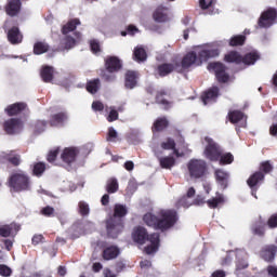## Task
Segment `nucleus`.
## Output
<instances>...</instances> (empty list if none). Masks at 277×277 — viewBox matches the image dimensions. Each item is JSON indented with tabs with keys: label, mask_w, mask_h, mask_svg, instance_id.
Wrapping results in <instances>:
<instances>
[{
	"label": "nucleus",
	"mask_w": 277,
	"mask_h": 277,
	"mask_svg": "<svg viewBox=\"0 0 277 277\" xmlns=\"http://www.w3.org/2000/svg\"><path fill=\"white\" fill-rule=\"evenodd\" d=\"M143 222L149 228H154V230H160L161 233H166V230H170L173 226L179 222V213L176 210H161L157 215L147 212L143 216Z\"/></svg>",
	"instance_id": "obj_1"
},
{
	"label": "nucleus",
	"mask_w": 277,
	"mask_h": 277,
	"mask_svg": "<svg viewBox=\"0 0 277 277\" xmlns=\"http://www.w3.org/2000/svg\"><path fill=\"white\" fill-rule=\"evenodd\" d=\"M129 213L127 206L116 203L114 207V214L105 220L106 235L110 239H118V235L124 230V217Z\"/></svg>",
	"instance_id": "obj_2"
},
{
	"label": "nucleus",
	"mask_w": 277,
	"mask_h": 277,
	"mask_svg": "<svg viewBox=\"0 0 277 277\" xmlns=\"http://www.w3.org/2000/svg\"><path fill=\"white\" fill-rule=\"evenodd\" d=\"M220 55L219 49L201 50L198 54L196 52H188L181 62V69H177V72H183V70H188L194 64H202L211 60V57H217Z\"/></svg>",
	"instance_id": "obj_3"
},
{
	"label": "nucleus",
	"mask_w": 277,
	"mask_h": 277,
	"mask_svg": "<svg viewBox=\"0 0 277 277\" xmlns=\"http://www.w3.org/2000/svg\"><path fill=\"white\" fill-rule=\"evenodd\" d=\"M11 194H21V192L31 190V177L25 171L12 173L6 181Z\"/></svg>",
	"instance_id": "obj_4"
},
{
	"label": "nucleus",
	"mask_w": 277,
	"mask_h": 277,
	"mask_svg": "<svg viewBox=\"0 0 277 277\" xmlns=\"http://www.w3.org/2000/svg\"><path fill=\"white\" fill-rule=\"evenodd\" d=\"M187 170L190 179H205L209 169L207 161L194 158L188 161Z\"/></svg>",
	"instance_id": "obj_5"
},
{
	"label": "nucleus",
	"mask_w": 277,
	"mask_h": 277,
	"mask_svg": "<svg viewBox=\"0 0 277 277\" xmlns=\"http://www.w3.org/2000/svg\"><path fill=\"white\" fill-rule=\"evenodd\" d=\"M205 142L207 143L203 155L208 161H220V157L222 153H224V149H222V146L217 144L213 138L206 136Z\"/></svg>",
	"instance_id": "obj_6"
},
{
	"label": "nucleus",
	"mask_w": 277,
	"mask_h": 277,
	"mask_svg": "<svg viewBox=\"0 0 277 277\" xmlns=\"http://www.w3.org/2000/svg\"><path fill=\"white\" fill-rule=\"evenodd\" d=\"M235 256H236V268H235V276L237 277H248V267H250V264L248 263V255L245 253L242 250H236L235 251Z\"/></svg>",
	"instance_id": "obj_7"
},
{
	"label": "nucleus",
	"mask_w": 277,
	"mask_h": 277,
	"mask_svg": "<svg viewBox=\"0 0 277 277\" xmlns=\"http://www.w3.org/2000/svg\"><path fill=\"white\" fill-rule=\"evenodd\" d=\"M208 70H213L219 83H228L230 81V75L226 72L228 67L221 62L210 63L208 65Z\"/></svg>",
	"instance_id": "obj_8"
},
{
	"label": "nucleus",
	"mask_w": 277,
	"mask_h": 277,
	"mask_svg": "<svg viewBox=\"0 0 277 277\" xmlns=\"http://www.w3.org/2000/svg\"><path fill=\"white\" fill-rule=\"evenodd\" d=\"M276 18L277 10L274 8H269L261 14L259 19V26L263 28L272 27V25L276 23Z\"/></svg>",
	"instance_id": "obj_9"
},
{
	"label": "nucleus",
	"mask_w": 277,
	"mask_h": 277,
	"mask_svg": "<svg viewBox=\"0 0 277 277\" xmlns=\"http://www.w3.org/2000/svg\"><path fill=\"white\" fill-rule=\"evenodd\" d=\"M6 135H16L23 131V121L18 118H11L3 123Z\"/></svg>",
	"instance_id": "obj_10"
},
{
	"label": "nucleus",
	"mask_w": 277,
	"mask_h": 277,
	"mask_svg": "<svg viewBox=\"0 0 277 277\" xmlns=\"http://www.w3.org/2000/svg\"><path fill=\"white\" fill-rule=\"evenodd\" d=\"M79 156V148L77 147H67L63 150L61 155V159L63 163L67 166H72L75 161H77V157Z\"/></svg>",
	"instance_id": "obj_11"
},
{
	"label": "nucleus",
	"mask_w": 277,
	"mask_h": 277,
	"mask_svg": "<svg viewBox=\"0 0 277 277\" xmlns=\"http://www.w3.org/2000/svg\"><path fill=\"white\" fill-rule=\"evenodd\" d=\"M132 239L135 243L144 246V243L150 239V235H148V230H146V228L137 226L134 227L132 232Z\"/></svg>",
	"instance_id": "obj_12"
},
{
	"label": "nucleus",
	"mask_w": 277,
	"mask_h": 277,
	"mask_svg": "<svg viewBox=\"0 0 277 277\" xmlns=\"http://www.w3.org/2000/svg\"><path fill=\"white\" fill-rule=\"evenodd\" d=\"M155 155L162 170H172L176 166V159L173 156H161V151H156Z\"/></svg>",
	"instance_id": "obj_13"
},
{
	"label": "nucleus",
	"mask_w": 277,
	"mask_h": 277,
	"mask_svg": "<svg viewBox=\"0 0 277 277\" xmlns=\"http://www.w3.org/2000/svg\"><path fill=\"white\" fill-rule=\"evenodd\" d=\"M18 230H21V224L16 222L2 225L0 226V237H16Z\"/></svg>",
	"instance_id": "obj_14"
},
{
	"label": "nucleus",
	"mask_w": 277,
	"mask_h": 277,
	"mask_svg": "<svg viewBox=\"0 0 277 277\" xmlns=\"http://www.w3.org/2000/svg\"><path fill=\"white\" fill-rule=\"evenodd\" d=\"M105 68L107 72H118L122 70V61L118 56H107L105 58Z\"/></svg>",
	"instance_id": "obj_15"
},
{
	"label": "nucleus",
	"mask_w": 277,
	"mask_h": 277,
	"mask_svg": "<svg viewBox=\"0 0 277 277\" xmlns=\"http://www.w3.org/2000/svg\"><path fill=\"white\" fill-rule=\"evenodd\" d=\"M181 64L179 62L175 63H163L158 65L157 72L159 77H168V75H172L174 70L179 71Z\"/></svg>",
	"instance_id": "obj_16"
},
{
	"label": "nucleus",
	"mask_w": 277,
	"mask_h": 277,
	"mask_svg": "<svg viewBox=\"0 0 277 277\" xmlns=\"http://www.w3.org/2000/svg\"><path fill=\"white\" fill-rule=\"evenodd\" d=\"M68 122V113L61 111L54 115H51L49 124L50 127H64Z\"/></svg>",
	"instance_id": "obj_17"
},
{
	"label": "nucleus",
	"mask_w": 277,
	"mask_h": 277,
	"mask_svg": "<svg viewBox=\"0 0 277 277\" xmlns=\"http://www.w3.org/2000/svg\"><path fill=\"white\" fill-rule=\"evenodd\" d=\"M148 241L150 242V245L144 248V252L146 254H155V252L159 250V246L161 243L160 235L158 233L149 235Z\"/></svg>",
	"instance_id": "obj_18"
},
{
	"label": "nucleus",
	"mask_w": 277,
	"mask_h": 277,
	"mask_svg": "<svg viewBox=\"0 0 277 277\" xmlns=\"http://www.w3.org/2000/svg\"><path fill=\"white\" fill-rule=\"evenodd\" d=\"M265 181V174L261 171L254 172L250 177L247 180V184L252 189V192H256L259 189V185Z\"/></svg>",
	"instance_id": "obj_19"
},
{
	"label": "nucleus",
	"mask_w": 277,
	"mask_h": 277,
	"mask_svg": "<svg viewBox=\"0 0 277 277\" xmlns=\"http://www.w3.org/2000/svg\"><path fill=\"white\" fill-rule=\"evenodd\" d=\"M23 6V3L21 0H8V3L4 8L8 16H18L21 14V8Z\"/></svg>",
	"instance_id": "obj_20"
},
{
	"label": "nucleus",
	"mask_w": 277,
	"mask_h": 277,
	"mask_svg": "<svg viewBox=\"0 0 277 277\" xmlns=\"http://www.w3.org/2000/svg\"><path fill=\"white\" fill-rule=\"evenodd\" d=\"M276 252L277 247L275 245H268L261 250L260 255L266 263H272L276 259Z\"/></svg>",
	"instance_id": "obj_21"
},
{
	"label": "nucleus",
	"mask_w": 277,
	"mask_h": 277,
	"mask_svg": "<svg viewBox=\"0 0 277 277\" xmlns=\"http://www.w3.org/2000/svg\"><path fill=\"white\" fill-rule=\"evenodd\" d=\"M8 40L11 44H21L23 42V34L18 26H13L8 30Z\"/></svg>",
	"instance_id": "obj_22"
},
{
	"label": "nucleus",
	"mask_w": 277,
	"mask_h": 277,
	"mask_svg": "<svg viewBox=\"0 0 277 277\" xmlns=\"http://www.w3.org/2000/svg\"><path fill=\"white\" fill-rule=\"evenodd\" d=\"M118 256H120V248L117 246L106 247L102 251V259H104V261H114V259H118Z\"/></svg>",
	"instance_id": "obj_23"
},
{
	"label": "nucleus",
	"mask_w": 277,
	"mask_h": 277,
	"mask_svg": "<svg viewBox=\"0 0 277 277\" xmlns=\"http://www.w3.org/2000/svg\"><path fill=\"white\" fill-rule=\"evenodd\" d=\"M163 96H168V97L172 96V94L170 93V90L162 89L158 91L156 94V103H158V105H163L164 109H170L172 107V102L163 98Z\"/></svg>",
	"instance_id": "obj_24"
},
{
	"label": "nucleus",
	"mask_w": 277,
	"mask_h": 277,
	"mask_svg": "<svg viewBox=\"0 0 277 277\" xmlns=\"http://www.w3.org/2000/svg\"><path fill=\"white\" fill-rule=\"evenodd\" d=\"M217 96H220V88L212 87L201 95V101L203 105H209V103L215 101Z\"/></svg>",
	"instance_id": "obj_25"
},
{
	"label": "nucleus",
	"mask_w": 277,
	"mask_h": 277,
	"mask_svg": "<svg viewBox=\"0 0 277 277\" xmlns=\"http://www.w3.org/2000/svg\"><path fill=\"white\" fill-rule=\"evenodd\" d=\"M27 109V104L25 102L14 103L9 105L5 108V113L8 116H18V114H23Z\"/></svg>",
	"instance_id": "obj_26"
},
{
	"label": "nucleus",
	"mask_w": 277,
	"mask_h": 277,
	"mask_svg": "<svg viewBox=\"0 0 277 277\" xmlns=\"http://www.w3.org/2000/svg\"><path fill=\"white\" fill-rule=\"evenodd\" d=\"M153 18L156 23L168 22V8L163 4L159 5L153 13Z\"/></svg>",
	"instance_id": "obj_27"
},
{
	"label": "nucleus",
	"mask_w": 277,
	"mask_h": 277,
	"mask_svg": "<svg viewBox=\"0 0 277 277\" xmlns=\"http://www.w3.org/2000/svg\"><path fill=\"white\" fill-rule=\"evenodd\" d=\"M214 176H215L216 183L220 184V187H222L223 189H226V187H228V179L230 176L228 172L222 169H216L214 171Z\"/></svg>",
	"instance_id": "obj_28"
},
{
	"label": "nucleus",
	"mask_w": 277,
	"mask_h": 277,
	"mask_svg": "<svg viewBox=\"0 0 277 277\" xmlns=\"http://www.w3.org/2000/svg\"><path fill=\"white\" fill-rule=\"evenodd\" d=\"M137 85V72L128 70L124 76V88L127 90H133Z\"/></svg>",
	"instance_id": "obj_29"
},
{
	"label": "nucleus",
	"mask_w": 277,
	"mask_h": 277,
	"mask_svg": "<svg viewBox=\"0 0 277 277\" xmlns=\"http://www.w3.org/2000/svg\"><path fill=\"white\" fill-rule=\"evenodd\" d=\"M170 127V121L166 117H159L155 120L151 130L153 133H161V131H166Z\"/></svg>",
	"instance_id": "obj_30"
},
{
	"label": "nucleus",
	"mask_w": 277,
	"mask_h": 277,
	"mask_svg": "<svg viewBox=\"0 0 277 277\" xmlns=\"http://www.w3.org/2000/svg\"><path fill=\"white\" fill-rule=\"evenodd\" d=\"M259 60H261V54H259V52H256V51H253V52H249V53L245 54V56H242L241 64H245L246 66H252V65L256 64V62H259Z\"/></svg>",
	"instance_id": "obj_31"
},
{
	"label": "nucleus",
	"mask_w": 277,
	"mask_h": 277,
	"mask_svg": "<svg viewBox=\"0 0 277 277\" xmlns=\"http://www.w3.org/2000/svg\"><path fill=\"white\" fill-rule=\"evenodd\" d=\"M226 199L224 198L223 194L216 193L215 197L207 200L206 203L208 205L209 209H217L221 205H224Z\"/></svg>",
	"instance_id": "obj_32"
},
{
	"label": "nucleus",
	"mask_w": 277,
	"mask_h": 277,
	"mask_svg": "<svg viewBox=\"0 0 277 277\" xmlns=\"http://www.w3.org/2000/svg\"><path fill=\"white\" fill-rule=\"evenodd\" d=\"M78 25H81V21L79 18L68 21L67 24L62 27V35L67 36V34H70V31H75Z\"/></svg>",
	"instance_id": "obj_33"
},
{
	"label": "nucleus",
	"mask_w": 277,
	"mask_h": 277,
	"mask_svg": "<svg viewBox=\"0 0 277 277\" xmlns=\"http://www.w3.org/2000/svg\"><path fill=\"white\" fill-rule=\"evenodd\" d=\"M224 62H227V64H241V62H243V56H241L237 51H230L225 54Z\"/></svg>",
	"instance_id": "obj_34"
},
{
	"label": "nucleus",
	"mask_w": 277,
	"mask_h": 277,
	"mask_svg": "<svg viewBox=\"0 0 277 277\" xmlns=\"http://www.w3.org/2000/svg\"><path fill=\"white\" fill-rule=\"evenodd\" d=\"M228 118H229V122H232V124H237V122H241V120H247L248 117L246 116V114H243V111L241 110H232L228 113Z\"/></svg>",
	"instance_id": "obj_35"
},
{
	"label": "nucleus",
	"mask_w": 277,
	"mask_h": 277,
	"mask_svg": "<svg viewBox=\"0 0 277 277\" xmlns=\"http://www.w3.org/2000/svg\"><path fill=\"white\" fill-rule=\"evenodd\" d=\"M49 49H51L49 43H47L44 41H37L34 44V54L35 55H43V53H49Z\"/></svg>",
	"instance_id": "obj_36"
},
{
	"label": "nucleus",
	"mask_w": 277,
	"mask_h": 277,
	"mask_svg": "<svg viewBox=\"0 0 277 277\" xmlns=\"http://www.w3.org/2000/svg\"><path fill=\"white\" fill-rule=\"evenodd\" d=\"M85 89H87V92H89V94H96V92L101 90V80L96 78L88 81Z\"/></svg>",
	"instance_id": "obj_37"
},
{
	"label": "nucleus",
	"mask_w": 277,
	"mask_h": 277,
	"mask_svg": "<svg viewBox=\"0 0 277 277\" xmlns=\"http://www.w3.org/2000/svg\"><path fill=\"white\" fill-rule=\"evenodd\" d=\"M62 51H70V49H75L77 44V40L70 36H65V38L61 42Z\"/></svg>",
	"instance_id": "obj_38"
},
{
	"label": "nucleus",
	"mask_w": 277,
	"mask_h": 277,
	"mask_svg": "<svg viewBox=\"0 0 277 277\" xmlns=\"http://www.w3.org/2000/svg\"><path fill=\"white\" fill-rule=\"evenodd\" d=\"M53 67L51 66H44L41 69V79L44 81V83H51L53 81Z\"/></svg>",
	"instance_id": "obj_39"
},
{
	"label": "nucleus",
	"mask_w": 277,
	"mask_h": 277,
	"mask_svg": "<svg viewBox=\"0 0 277 277\" xmlns=\"http://www.w3.org/2000/svg\"><path fill=\"white\" fill-rule=\"evenodd\" d=\"M133 58L135 62H146L148 55L146 54V50L142 47H136L133 52Z\"/></svg>",
	"instance_id": "obj_40"
},
{
	"label": "nucleus",
	"mask_w": 277,
	"mask_h": 277,
	"mask_svg": "<svg viewBox=\"0 0 277 277\" xmlns=\"http://www.w3.org/2000/svg\"><path fill=\"white\" fill-rule=\"evenodd\" d=\"M246 35H235L229 39L228 44L230 47H243V44H246Z\"/></svg>",
	"instance_id": "obj_41"
},
{
	"label": "nucleus",
	"mask_w": 277,
	"mask_h": 277,
	"mask_svg": "<svg viewBox=\"0 0 277 277\" xmlns=\"http://www.w3.org/2000/svg\"><path fill=\"white\" fill-rule=\"evenodd\" d=\"M119 189L118 180L116 177H110L106 183L107 194H116Z\"/></svg>",
	"instance_id": "obj_42"
},
{
	"label": "nucleus",
	"mask_w": 277,
	"mask_h": 277,
	"mask_svg": "<svg viewBox=\"0 0 277 277\" xmlns=\"http://www.w3.org/2000/svg\"><path fill=\"white\" fill-rule=\"evenodd\" d=\"M217 161L220 166H230V163L235 161V156H233L230 153H222Z\"/></svg>",
	"instance_id": "obj_43"
},
{
	"label": "nucleus",
	"mask_w": 277,
	"mask_h": 277,
	"mask_svg": "<svg viewBox=\"0 0 277 277\" xmlns=\"http://www.w3.org/2000/svg\"><path fill=\"white\" fill-rule=\"evenodd\" d=\"M47 170V164L44 162H37L34 164L32 174L35 176H41Z\"/></svg>",
	"instance_id": "obj_44"
},
{
	"label": "nucleus",
	"mask_w": 277,
	"mask_h": 277,
	"mask_svg": "<svg viewBox=\"0 0 277 277\" xmlns=\"http://www.w3.org/2000/svg\"><path fill=\"white\" fill-rule=\"evenodd\" d=\"M274 171V166H272V162L269 160L263 161L260 163V171L262 174H269V172Z\"/></svg>",
	"instance_id": "obj_45"
},
{
	"label": "nucleus",
	"mask_w": 277,
	"mask_h": 277,
	"mask_svg": "<svg viewBox=\"0 0 277 277\" xmlns=\"http://www.w3.org/2000/svg\"><path fill=\"white\" fill-rule=\"evenodd\" d=\"M176 146V142L172 137H168L166 141L160 143L162 150H172Z\"/></svg>",
	"instance_id": "obj_46"
},
{
	"label": "nucleus",
	"mask_w": 277,
	"mask_h": 277,
	"mask_svg": "<svg viewBox=\"0 0 277 277\" xmlns=\"http://www.w3.org/2000/svg\"><path fill=\"white\" fill-rule=\"evenodd\" d=\"M78 207H79L80 215H82L83 217H85L87 215H90V205H88V202L80 201L78 203Z\"/></svg>",
	"instance_id": "obj_47"
},
{
	"label": "nucleus",
	"mask_w": 277,
	"mask_h": 277,
	"mask_svg": "<svg viewBox=\"0 0 277 277\" xmlns=\"http://www.w3.org/2000/svg\"><path fill=\"white\" fill-rule=\"evenodd\" d=\"M40 213L44 217H55V208L47 206L40 210Z\"/></svg>",
	"instance_id": "obj_48"
},
{
	"label": "nucleus",
	"mask_w": 277,
	"mask_h": 277,
	"mask_svg": "<svg viewBox=\"0 0 277 277\" xmlns=\"http://www.w3.org/2000/svg\"><path fill=\"white\" fill-rule=\"evenodd\" d=\"M57 155H60V147L55 148V149H51L47 156V161L49 163H53L56 161L57 159Z\"/></svg>",
	"instance_id": "obj_49"
},
{
	"label": "nucleus",
	"mask_w": 277,
	"mask_h": 277,
	"mask_svg": "<svg viewBox=\"0 0 277 277\" xmlns=\"http://www.w3.org/2000/svg\"><path fill=\"white\" fill-rule=\"evenodd\" d=\"M90 49L94 55H96V53H101V42H98L96 39H92L90 41Z\"/></svg>",
	"instance_id": "obj_50"
},
{
	"label": "nucleus",
	"mask_w": 277,
	"mask_h": 277,
	"mask_svg": "<svg viewBox=\"0 0 277 277\" xmlns=\"http://www.w3.org/2000/svg\"><path fill=\"white\" fill-rule=\"evenodd\" d=\"M6 160L9 161V163H12L14 166V168H18V166H21V155L16 154L13 156H9L6 158Z\"/></svg>",
	"instance_id": "obj_51"
},
{
	"label": "nucleus",
	"mask_w": 277,
	"mask_h": 277,
	"mask_svg": "<svg viewBox=\"0 0 277 277\" xmlns=\"http://www.w3.org/2000/svg\"><path fill=\"white\" fill-rule=\"evenodd\" d=\"M140 32V29L133 25V24H130L128 27H127V31H121V36H127V34L129 36H133L134 34H137Z\"/></svg>",
	"instance_id": "obj_52"
},
{
	"label": "nucleus",
	"mask_w": 277,
	"mask_h": 277,
	"mask_svg": "<svg viewBox=\"0 0 277 277\" xmlns=\"http://www.w3.org/2000/svg\"><path fill=\"white\" fill-rule=\"evenodd\" d=\"M0 276L10 277L12 276V268L5 264H0Z\"/></svg>",
	"instance_id": "obj_53"
},
{
	"label": "nucleus",
	"mask_w": 277,
	"mask_h": 277,
	"mask_svg": "<svg viewBox=\"0 0 277 277\" xmlns=\"http://www.w3.org/2000/svg\"><path fill=\"white\" fill-rule=\"evenodd\" d=\"M215 3V0H199V5L201 10H209Z\"/></svg>",
	"instance_id": "obj_54"
},
{
	"label": "nucleus",
	"mask_w": 277,
	"mask_h": 277,
	"mask_svg": "<svg viewBox=\"0 0 277 277\" xmlns=\"http://www.w3.org/2000/svg\"><path fill=\"white\" fill-rule=\"evenodd\" d=\"M116 137H118V132L116 131V129L110 127L107 133V142H116Z\"/></svg>",
	"instance_id": "obj_55"
},
{
	"label": "nucleus",
	"mask_w": 277,
	"mask_h": 277,
	"mask_svg": "<svg viewBox=\"0 0 277 277\" xmlns=\"http://www.w3.org/2000/svg\"><path fill=\"white\" fill-rule=\"evenodd\" d=\"M32 246L44 243V236L42 234H36L31 239Z\"/></svg>",
	"instance_id": "obj_56"
},
{
	"label": "nucleus",
	"mask_w": 277,
	"mask_h": 277,
	"mask_svg": "<svg viewBox=\"0 0 277 277\" xmlns=\"http://www.w3.org/2000/svg\"><path fill=\"white\" fill-rule=\"evenodd\" d=\"M267 226L268 228H277V213H274L269 216Z\"/></svg>",
	"instance_id": "obj_57"
},
{
	"label": "nucleus",
	"mask_w": 277,
	"mask_h": 277,
	"mask_svg": "<svg viewBox=\"0 0 277 277\" xmlns=\"http://www.w3.org/2000/svg\"><path fill=\"white\" fill-rule=\"evenodd\" d=\"M188 197L183 196L181 197L177 202H176V207H184V209H188V207H190L189 201L187 200Z\"/></svg>",
	"instance_id": "obj_58"
},
{
	"label": "nucleus",
	"mask_w": 277,
	"mask_h": 277,
	"mask_svg": "<svg viewBox=\"0 0 277 277\" xmlns=\"http://www.w3.org/2000/svg\"><path fill=\"white\" fill-rule=\"evenodd\" d=\"M252 233L258 235V237H263V235H265V229L261 225H253Z\"/></svg>",
	"instance_id": "obj_59"
},
{
	"label": "nucleus",
	"mask_w": 277,
	"mask_h": 277,
	"mask_svg": "<svg viewBox=\"0 0 277 277\" xmlns=\"http://www.w3.org/2000/svg\"><path fill=\"white\" fill-rule=\"evenodd\" d=\"M47 124H49V122H47L44 120H38L35 123V129H38L39 133H42V131H44V129H47Z\"/></svg>",
	"instance_id": "obj_60"
},
{
	"label": "nucleus",
	"mask_w": 277,
	"mask_h": 277,
	"mask_svg": "<svg viewBox=\"0 0 277 277\" xmlns=\"http://www.w3.org/2000/svg\"><path fill=\"white\" fill-rule=\"evenodd\" d=\"M92 109L93 111H103L105 105H103V102L95 101L92 103Z\"/></svg>",
	"instance_id": "obj_61"
},
{
	"label": "nucleus",
	"mask_w": 277,
	"mask_h": 277,
	"mask_svg": "<svg viewBox=\"0 0 277 277\" xmlns=\"http://www.w3.org/2000/svg\"><path fill=\"white\" fill-rule=\"evenodd\" d=\"M116 120H118V110L111 109L109 111L108 117H107V121L108 122H116Z\"/></svg>",
	"instance_id": "obj_62"
},
{
	"label": "nucleus",
	"mask_w": 277,
	"mask_h": 277,
	"mask_svg": "<svg viewBox=\"0 0 277 277\" xmlns=\"http://www.w3.org/2000/svg\"><path fill=\"white\" fill-rule=\"evenodd\" d=\"M233 255L235 256V252L227 253L222 260V265H230V263H233Z\"/></svg>",
	"instance_id": "obj_63"
},
{
	"label": "nucleus",
	"mask_w": 277,
	"mask_h": 277,
	"mask_svg": "<svg viewBox=\"0 0 277 277\" xmlns=\"http://www.w3.org/2000/svg\"><path fill=\"white\" fill-rule=\"evenodd\" d=\"M266 272L268 274V276L271 277H277V266L275 265H268L266 267Z\"/></svg>",
	"instance_id": "obj_64"
}]
</instances>
